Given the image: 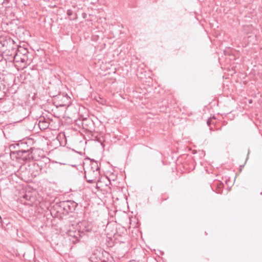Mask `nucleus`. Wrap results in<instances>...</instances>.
Listing matches in <instances>:
<instances>
[{
    "mask_svg": "<svg viewBox=\"0 0 262 262\" xmlns=\"http://www.w3.org/2000/svg\"><path fill=\"white\" fill-rule=\"evenodd\" d=\"M85 178L91 183L99 181L100 177L99 168L97 163L91 162L89 166L84 169Z\"/></svg>",
    "mask_w": 262,
    "mask_h": 262,
    "instance_id": "f257e3e1",
    "label": "nucleus"
},
{
    "mask_svg": "<svg viewBox=\"0 0 262 262\" xmlns=\"http://www.w3.org/2000/svg\"><path fill=\"white\" fill-rule=\"evenodd\" d=\"M14 60L16 61V62H21L25 63L28 61V57L27 55H19V53L16 54L14 56Z\"/></svg>",
    "mask_w": 262,
    "mask_h": 262,
    "instance_id": "423d86ee",
    "label": "nucleus"
},
{
    "mask_svg": "<svg viewBox=\"0 0 262 262\" xmlns=\"http://www.w3.org/2000/svg\"><path fill=\"white\" fill-rule=\"evenodd\" d=\"M58 105L61 106H63L65 105V104L63 103H59Z\"/></svg>",
    "mask_w": 262,
    "mask_h": 262,
    "instance_id": "2eb2a0df",
    "label": "nucleus"
},
{
    "mask_svg": "<svg viewBox=\"0 0 262 262\" xmlns=\"http://www.w3.org/2000/svg\"><path fill=\"white\" fill-rule=\"evenodd\" d=\"M216 192L219 194H222L223 193V188L224 187V184L221 183L217 182L216 184Z\"/></svg>",
    "mask_w": 262,
    "mask_h": 262,
    "instance_id": "6e6552de",
    "label": "nucleus"
},
{
    "mask_svg": "<svg viewBox=\"0 0 262 262\" xmlns=\"http://www.w3.org/2000/svg\"><path fill=\"white\" fill-rule=\"evenodd\" d=\"M10 157L13 160L15 159L20 163L29 161L34 158L32 148L12 151L10 153Z\"/></svg>",
    "mask_w": 262,
    "mask_h": 262,
    "instance_id": "f03ea898",
    "label": "nucleus"
},
{
    "mask_svg": "<svg viewBox=\"0 0 262 262\" xmlns=\"http://www.w3.org/2000/svg\"><path fill=\"white\" fill-rule=\"evenodd\" d=\"M4 96V93L0 90V99Z\"/></svg>",
    "mask_w": 262,
    "mask_h": 262,
    "instance_id": "9b49d317",
    "label": "nucleus"
},
{
    "mask_svg": "<svg viewBox=\"0 0 262 262\" xmlns=\"http://www.w3.org/2000/svg\"><path fill=\"white\" fill-rule=\"evenodd\" d=\"M68 235L70 237L69 239L72 241L73 243L78 242L81 235L79 231H76L74 229H70L67 232Z\"/></svg>",
    "mask_w": 262,
    "mask_h": 262,
    "instance_id": "20e7f679",
    "label": "nucleus"
},
{
    "mask_svg": "<svg viewBox=\"0 0 262 262\" xmlns=\"http://www.w3.org/2000/svg\"><path fill=\"white\" fill-rule=\"evenodd\" d=\"M19 55H28V50L24 48L20 47L18 49L17 52L16 54H19Z\"/></svg>",
    "mask_w": 262,
    "mask_h": 262,
    "instance_id": "1a4fd4ad",
    "label": "nucleus"
},
{
    "mask_svg": "<svg viewBox=\"0 0 262 262\" xmlns=\"http://www.w3.org/2000/svg\"><path fill=\"white\" fill-rule=\"evenodd\" d=\"M41 167L36 163H33L29 166V171L32 177H36L39 175L41 172Z\"/></svg>",
    "mask_w": 262,
    "mask_h": 262,
    "instance_id": "39448f33",
    "label": "nucleus"
},
{
    "mask_svg": "<svg viewBox=\"0 0 262 262\" xmlns=\"http://www.w3.org/2000/svg\"><path fill=\"white\" fill-rule=\"evenodd\" d=\"M2 226V220L1 217L0 216V226Z\"/></svg>",
    "mask_w": 262,
    "mask_h": 262,
    "instance_id": "4468645a",
    "label": "nucleus"
},
{
    "mask_svg": "<svg viewBox=\"0 0 262 262\" xmlns=\"http://www.w3.org/2000/svg\"><path fill=\"white\" fill-rule=\"evenodd\" d=\"M212 119L211 118H209L207 121V123L208 125H210V124L211 123Z\"/></svg>",
    "mask_w": 262,
    "mask_h": 262,
    "instance_id": "f8f14e48",
    "label": "nucleus"
},
{
    "mask_svg": "<svg viewBox=\"0 0 262 262\" xmlns=\"http://www.w3.org/2000/svg\"><path fill=\"white\" fill-rule=\"evenodd\" d=\"M67 14L68 15V16H69V19L70 20H74L76 18V14L75 13H73V12H72V11L70 10H68L67 11Z\"/></svg>",
    "mask_w": 262,
    "mask_h": 262,
    "instance_id": "9d476101",
    "label": "nucleus"
},
{
    "mask_svg": "<svg viewBox=\"0 0 262 262\" xmlns=\"http://www.w3.org/2000/svg\"><path fill=\"white\" fill-rule=\"evenodd\" d=\"M49 123L44 118H40L38 122V126L41 130H44L49 127Z\"/></svg>",
    "mask_w": 262,
    "mask_h": 262,
    "instance_id": "0eeeda50",
    "label": "nucleus"
},
{
    "mask_svg": "<svg viewBox=\"0 0 262 262\" xmlns=\"http://www.w3.org/2000/svg\"><path fill=\"white\" fill-rule=\"evenodd\" d=\"M61 97V96H60V95L57 96L56 98H55V99H54V101H57V99H58V98H59V97Z\"/></svg>",
    "mask_w": 262,
    "mask_h": 262,
    "instance_id": "ddd939ff",
    "label": "nucleus"
},
{
    "mask_svg": "<svg viewBox=\"0 0 262 262\" xmlns=\"http://www.w3.org/2000/svg\"><path fill=\"white\" fill-rule=\"evenodd\" d=\"M15 46L14 41L8 36H0V50L3 51L10 50Z\"/></svg>",
    "mask_w": 262,
    "mask_h": 262,
    "instance_id": "7ed1b4c3",
    "label": "nucleus"
}]
</instances>
